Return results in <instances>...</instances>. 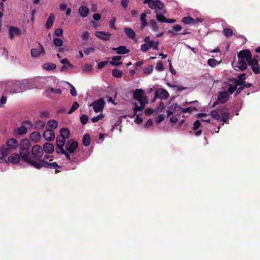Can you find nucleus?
<instances>
[{
    "mask_svg": "<svg viewBox=\"0 0 260 260\" xmlns=\"http://www.w3.org/2000/svg\"><path fill=\"white\" fill-rule=\"evenodd\" d=\"M5 90H8L11 93H17L22 92L31 88L29 83V81L24 80L22 81H14L9 82L8 83L0 84V92L3 88Z\"/></svg>",
    "mask_w": 260,
    "mask_h": 260,
    "instance_id": "obj_1",
    "label": "nucleus"
},
{
    "mask_svg": "<svg viewBox=\"0 0 260 260\" xmlns=\"http://www.w3.org/2000/svg\"><path fill=\"white\" fill-rule=\"evenodd\" d=\"M30 145L31 143L28 139H25L21 141L19 150L20 157L24 161L36 169H39L41 167V163L36 162L34 159L29 157Z\"/></svg>",
    "mask_w": 260,
    "mask_h": 260,
    "instance_id": "obj_2",
    "label": "nucleus"
},
{
    "mask_svg": "<svg viewBox=\"0 0 260 260\" xmlns=\"http://www.w3.org/2000/svg\"><path fill=\"white\" fill-rule=\"evenodd\" d=\"M251 58L249 50H242L238 54V61L233 63V66L235 69L237 68L240 71H244L247 68Z\"/></svg>",
    "mask_w": 260,
    "mask_h": 260,
    "instance_id": "obj_3",
    "label": "nucleus"
},
{
    "mask_svg": "<svg viewBox=\"0 0 260 260\" xmlns=\"http://www.w3.org/2000/svg\"><path fill=\"white\" fill-rule=\"evenodd\" d=\"M134 99L138 101L140 105L139 106L137 104H135V106L134 108V116L136 115L137 113L139 111H142L146 104L148 103V99L145 95L144 90L141 89H137L134 93Z\"/></svg>",
    "mask_w": 260,
    "mask_h": 260,
    "instance_id": "obj_4",
    "label": "nucleus"
},
{
    "mask_svg": "<svg viewBox=\"0 0 260 260\" xmlns=\"http://www.w3.org/2000/svg\"><path fill=\"white\" fill-rule=\"evenodd\" d=\"M18 146L19 143L16 139L14 138L10 139L7 141L6 145L2 147L1 154L3 156H7L12 151L17 148Z\"/></svg>",
    "mask_w": 260,
    "mask_h": 260,
    "instance_id": "obj_5",
    "label": "nucleus"
},
{
    "mask_svg": "<svg viewBox=\"0 0 260 260\" xmlns=\"http://www.w3.org/2000/svg\"><path fill=\"white\" fill-rule=\"evenodd\" d=\"M52 155H45L42 159L39 160L35 159V161L41 163V167L39 169H40L43 167L49 169H55L56 173L59 172V171H57V169L60 168L61 167L58 166L56 162H49L47 161L48 159H49L50 161L52 160Z\"/></svg>",
    "mask_w": 260,
    "mask_h": 260,
    "instance_id": "obj_6",
    "label": "nucleus"
},
{
    "mask_svg": "<svg viewBox=\"0 0 260 260\" xmlns=\"http://www.w3.org/2000/svg\"><path fill=\"white\" fill-rule=\"evenodd\" d=\"M66 140L67 139L60 136L57 137L56 151L57 153L64 154L66 157L70 160L71 155L67 153L63 149Z\"/></svg>",
    "mask_w": 260,
    "mask_h": 260,
    "instance_id": "obj_7",
    "label": "nucleus"
},
{
    "mask_svg": "<svg viewBox=\"0 0 260 260\" xmlns=\"http://www.w3.org/2000/svg\"><path fill=\"white\" fill-rule=\"evenodd\" d=\"M143 3L147 4L151 9H158L159 11H162L164 7V3L159 0H144Z\"/></svg>",
    "mask_w": 260,
    "mask_h": 260,
    "instance_id": "obj_8",
    "label": "nucleus"
},
{
    "mask_svg": "<svg viewBox=\"0 0 260 260\" xmlns=\"http://www.w3.org/2000/svg\"><path fill=\"white\" fill-rule=\"evenodd\" d=\"M105 102L103 99H99L98 100L94 101L89 106H92L95 112L98 113L102 111L103 110Z\"/></svg>",
    "mask_w": 260,
    "mask_h": 260,
    "instance_id": "obj_9",
    "label": "nucleus"
},
{
    "mask_svg": "<svg viewBox=\"0 0 260 260\" xmlns=\"http://www.w3.org/2000/svg\"><path fill=\"white\" fill-rule=\"evenodd\" d=\"M229 94L226 91H224L220 92L217 96V99L216 101L214 103L212 107H214L216 105L219 103H225L229 100Z\"/></svg>",
    "mask_w": 260,
    "mask_h": 260,
    "instance_id": "obj_10",
    "label": "nucleus"
},
{
    "mask_svg": "<svg viewBox=\"0 0 260 260\" xmlns=\"http://www.w3.org/2000/svg\"><path fill=\"white\" fill-rule=\"evenodd\" d=\"M258 56L257 55L254 56L253 58H251L249 64L251 66L253 72L256 74L260 73V68L258 64Z\"/></svg>",
    "mask_w": 260,
    "mask_h": 260,
    "instance_id": "obj_11",
    "label": "nucleus"
},
{
    "mask_svg": "<svg viewBox=\"0 0 260 260\" xmlns=\"http://www.w3.org/2000/svg\"><path fill=\"white\" fill-rule=\"evenodd\" d=\"M77 147L78 143L73 140H70L67 142L66 145V150L70 155V153H73L74 152Z\"/></svg>",
    "mask_w": 260,
    "mask_h": 260,
    "instance_id": "obj_12",
    "label": "nucleus"
},
{
    "mask_svg": "<svg viewBox=\"0 0 260 260\" xmlns=\"http://www.w3.org/2000/svg\"><path fill=\"white\" fill-rule=\"evenodd\" d=\"M31 153L36 158H40L43 156L44 151L43 148L39 145H36L31 148Z\"/></svg>",
    "mask_w": 260,
    "mask_h": 260,
    "instance_id": "obj_13",
    "label": "nucleus"
},
{
    "mask_svg": "<svg viewBox=\"0 0 260 260\" xmlns=\"http://www.w3.org/2000/svg\"><path fill=\"white\" fill-rule=\"evenodd\" d=\"M155 96L161 100H166L169 98V93L165 89L158 88L156 90Z\"/></svg>",
    "mask_w": 260,
    "mask_h": 260,
    "instance_id": "obj_14",
    "label": "nucleus"
},
{
    "mask_svg": "<svg viewBox=\"0 0 260 260\" xmlns=\"http://www.w3.org/2000/svg\"><path fill=\"white\" fill-rule=\"evenodd\" d=\"M43 136L45 140L52 141L55 138V133L52 129H47L44 132Z\"/></svg>",
    "mask_w": 260,
    "mask_h": 260,
    "instance_id": "obj_15",
    "label": "nucleus"
},
{
    "mask_svg": "<svg viewBox=\"0 0 260 260\" xmlns=\"http://www.w3.org/2000/svg\"><path fill=\"white\" fill-rule=\"evenodd\" d=\"M94 35L99 39L104 41L109 40L111 36L110 32L104 31H96Z\"/></svg>",
    "mask_w": 260,
    "mask_h": 260,
    "instance_id": "obj_16",
    "label": "nucleus"
},
{
    "mask_svg": "<svg viewBox=\"0 0 260 260\" xmlns=\"http://www.w3.org/2000/svg\"><path fill=\"white\" fill-rule=\"evenodd\" d=\"M21 34V30L17 27L11 26L9 29V35L11 39H13L15 36H20Z\"/></svg>",
    "mask_w": 260,
    "mask_h": 260,
    "instance_id": "obj_17",
    "label": "nucleus"
},
{
    "mask_svg": "<svg viewBox=\"0 0 260 260\" xmlns=\"http://www.w3.org/2000/svg\"><path fill=\"white\" fill-rule=\"evenodd\" d=\"M45 51L43 46L39 44L38 47L36 48H32L31 50V54L33 57H37L41 54H44Z\"/></svg>",
    "mask_w": 260,
    "mask_h": 260,
    "instance_id": "obj_18",
    "label": "nucleus"
},
{
    "mask_svg": "<svg viewBox=\"0 0 260 260\" xmlns=\"http://www.w3.org/2000/svg\"><path fill=\"white\" fill-rule=\"evenodd\" d=\"M20 155L17 153H12L7 159V163L17 164L20 159Z\"/></svg>",
    "mask_w": 260,
    "mask_h": 260,
    "instance_id": "obj_19",
    "label": "nucleus"
},
{
    "mask_svg": "<svg viewBox=\"0 0 260 260\" xmlns=\"http://www.w3.org/2000/svg\"><path fill=\"white\" fill-rule=\"evenodd\" d=\"M246 75L244 73L240 74L237 77V78L234 79V83L236 84L238 86L239 85H242L245 83V80L246 79Z\"/></svg>",
    "mask_w": 260,
    "mask_h": 260,
    "instance_id": "obj_20",
    "label": "nucleus"
},
{
    "mask_svg": "<svg viewBox=\"0 0 260 260\" xmlns=\"http://www.w3.org/2000/svg\"><path fill=\"white\" fill-rule=\"evenodd\" d=\"M43 151L47 153H52L54 152V146L50 143H45L43 146Z\"/></svg>",
    "mask_w": 260,
    "mask_h": 260,
    "instance_id": "obj_21",
    "label": "nucleus"
},
{
    "mask_svg": "<svg viewBox=\"0 0 260 260\" xmlns=\"http://www.w3.org/2000/svg\"><path fill=\"white\" fill-rule=\"evenodd\" d=\"M182 28L180 25L176 24L172 26V29L168 31V33L171 34L172 36H176L177 32L182 30Z\"/></svg>",
    "mask_w": 260,
    "mask_h": 260,
    "instance_id": "obj_22",
    "label": "nucleus"
},
{
    "mask_svg": "<svg viewBox=\"0 0 260 260\" xmlns=\"http://www.w3.org/2000/svg\"><path fill=\"white\" fill-rule=\"evenodd\" d=\"M112 50L116 51L118 54H124L129 52V50L124 46H120L117 48H112Z\"/></svg>",
    "mask_w": 260,
    "mask_h": 260,
    "instance_id": "obj_23",
    "label": "nucleus"
},
{
    "mask_svg": "<svg viewBox=\"0 0 260 260\" xmlns=\"http://www.w3.org/2000/svg\"><path fill=\"white\" fill-rule=\"evenodd\" d=\"M80 15L82 17H86L89 14V9L85 6H81L78 10Z\"/></svg>",
    "mask_w": 260,
    "mask_h": 260,
    "instance_id": "obj_24",
    "label": "nucleus"
},
{
    "mask_svg": "<svg viewBox=\"0 0 260 260\" xmlns=\"http://www.w3.org/2000/svg\"><path fill=\"white\" fill-rule=\"evenodd\" d=\"M176 108L182 113H191L194 111H197V109L196 107H188L187 108H183L180 107L176 106Z\"/></svg>",
    "mask_w": 260,
    "mask_h": 260,
    "instance_id": "obj_25",
    "label": "nucleus"
},
{
    "mask_svg": "<svg viewBox=\"0 0 260 260\" xmlns=\"http://www.w3.org/2000/svg\"><path fill=\"white\" fill-rule=\"evenodd\" d=\"M121 58V56H113L112 57V60L110 61V63L112 66H118L121 64V62H120Z\"/></svg>",
    "mask_w": 260,
    "mask_h": 260,
    "instance_id": "obj_26",
    "label": "nucleus"
},
{
    "mask_svg": "<svg viewBox=\"0 0 260 260\" xmlns=\"http://www.w3.org/2000/svg\"><path fill=\"white\" fill-rule=\"evenodd\" d=\"M30 138L32 141L38 142L40 140L41 135L38 132H34L30 135Z\"/></svg>",
    "mask_w": 260,
    "mask_h": 260,
    "instance_id": "obj_27",
    "label": "nucleus"
},
{
    "mask_svg": "<svg viewBox=\"0 0 260 260\" xmlns=\"http://www.w3.org/2000/svg\"><path fill=\"white\" fill-rule=\"evenodd\" d=\"M60 136L68 139L70 136V131L67 128H62L60 130Z\"/></svg>",
    "mask_w": 260,
    "mask_h": 260,
    "instance_id": "obj_28",
    "label": "nucleus"
},
{
    "mask_svg": "<svg viewBox=\"0 0 260 260\" xmlns=\"http://www.w3.org/2000/svg\"><path fill=\"white\" fill-rule=\"evenodd\" d=\"M54 20V15L53 14H51L48 18L46 23V27L47 28H50L53 24Z\"/></svg>",
    "mask_w": 260,
    "mask_h": 260,
    "instance_id": "obj_29",
    "label": "nucleus"
},
{
    "mask_svg": "<svg viewBox=\"0 0 260 260\" xmlns=\"http://www.w3.org/2000/svg\"><path fill=\"white\" fill-rule=\"evenodd\" d=\"M162 11H160L159 12L156 11V18L157 20L160 22H166L167 21L166 18L162 14Z\"/></svg>",
    "mask_w": 260,
    "mask_h": 260,
    "instance_id": "obj_30",
    "label": "nucleus"
},
{
    "mask_svg": "<svg viewBox=\"0 0 260 260\" xmlns=\"http://www.w3.org/2000/svg\"><path fill=\"white\" fill-rule=\"evenodd\" d=\"M124 31L126 35L131 39H134L136 37L135 31L131 28H125Z\"/></svg>",
    "mask_w": 260,
    "mask_h": 260,
    "instance_id": "obj_31",
    "label": "nucleus"
},
{
    "mask_svg": "<svg viewBox=\"0 0 260 260\" xmlns=\"http://www.w3.org/2000/svg\"><path fill=\"white\" fill-rule=\"evenodd\" d=\"M45 124L44 121L38 119L35 122V127L38 129H42L44 127Z\"/></svg>",
    "mask_w": 260,
    "mask_h": 260,
    "instance_id": "obj_32",
    "label": "nucleus"
},
{
    "mask_svg": "<svg viewBox=\"0 0 260 260\" xmlns=\"http://www.w3.org/2000/svg\"><path fill=\"white\" fill-rule=\"evenodd\" d=\"M47 126L52 129H56L58 127V122L54 119L49 120L47 123Z\"/></svg>",
    "mask_w": 260,
    "mask_h": 260,
    "instance_id": "obj_33",
    "label": "nucleus"
},
{
    "mask_svg": "<svg viewBox=\"0 0 260 260\" xmlns=\"http://www.w3.org/2000/svg\"><path fill=\"white\" fill-rule=\"evenodd\" d=\"M43 68L47 71L53 70L56 68V65L53 63H46L44 64Z\"/></svg>",
    "mask_w": 260,
    "mask_h": 260,
    "instance_id": "obj_34",
    "label": "nucleus"
},
{
    "mask_svg": "<svg viewBox=\"0 0 260 260\" xmlns=\"http://www.w3.org/2000/svg\"><path fill=\"white\" fill-rule=\"evenodd\" d=\"M229 118V114L227 112V110L226 109H223L222 110L221 113V119L223 122H226Z\"/></svg>",
    "mask_w": 260,
    "mask_h": 260,
    "instance_id": "obj_35",
    "label": "nucleus"
},
{
    "mask_svg": "<svg viewBox=\"0 0 260 260\" xmlns=\"http://www.w3.org/2000/svg\"><path fill=\"white\" fill-rule=\"evenodd\" d=\"M83 143L85 146H88L90 143V137L88 134H85L83 137Z\"/></svg>",
    "mask_w": 260,
    "mask_h": 260,
    "instance_id": "obj_36",
    "label": "nucleus"
},
{
    "mask_svg": "<svg viewBox=\"0 0 260 260\" xmlns=\"http://www.w3.org/2000/svg\"><path fill=\"white\" fill-rule=\"evenodd\" d=\"M237 86L236 84L234 83L230 84L228 85V91L230 94H232L237 89Z\"/></svg>",
    "mask_w": 260,
    "mask_h": 260,
    "instance_id": "obj_37",
    "label": "nucleus"
},
{
    "mask_svg": "<svg viewBox=\"0 0 260 260\" xmlns=\"http://www.w3.org/2000/svg\"><path fill=\"white\" fill-rule=\"evenodd\" d=\"M147 44L148 45L149 48H152L154 50H158V42L157 41H152L151 42L147 43Z\"/></svg>",
    "mask_w": 260,
    "mask_h": 260,
    "instance_id": "obj_38",
    "label": "nucleus"
},
{
    "mask_svg": "<svg viewBox=\"0 0 260 260\" xmlns=\"http://www.w3.org/2000/svg\"><path fill=\"white\" fill-rule=\"evenodd\" d=\"M79 107V104L77 102H74L72 105L70 110L68 112V113L69 114H72L73 112H74L76 110H77Z\"/></svg>",
    "mask_w": 260,
    "mask_h": 260,
    "instance_id": "obj_39",
    "label": "nucleus"
},
{
    "mask_svg": "<svg viewBox=\"0 0 260 260\" xmlns=\"http://www.w3.org/2000/svg\"><path fill=\"white\" fill-rule=\"evenodd\" d=\"M146 17L145 14H141L140 17V21L141 22L142 26L144 27L148 25V23L146 19Z\"/></svg>",
    "mask_w": 260,
    "mask_h": 260,
    "instance_id": "obj_40",
    "label": "nucleus"
},
{
    "mask_svg": "<svg viewBox=\"0 0 260 260\" xmlns=\"http://www.w3.org/2000/svg\"><path fill=\"white\" fill-rule=\"evenodd\" d=\"M182 21L185 24H190L194 23V20L191 17H185L183 18Z\"/></svg>",
    "mask_w": 260,
    "mask_h": 260,
    "instance_id": "obj_41",
    "label": "nucleus"
},
{
    "mask_svg": "<svg viewBox=\"0 0 260 260\" xmlns=\"http://www.w3.org/2000/svg\"><path fill=\"white\" fill-rule=\"evenodd\" d=\"M122 74V72L119 70L115 69L112 71V75L115 78H120Z\"/></svg>",
    "mask_w": 260,
    "mask_h": 260,
    "instance_id": "obj_42",
    "label": "nucleus"
},
{
    "mask_svg": "<svg viewBox=\"0 0 260 260\" xmlns=\"http://www.w3.org/2000/svg\"><path fill=\"white\" fill-rule=\"evenodd\" d=\"M27 127H25V125H22L18 128L17 133L19 135H24L27 133Z\"/></svg>",
    "mask_w": 260,
    "mask_h": 260,
    "instance_id": "obj_43",
    "label": "nucleus"
},
{
    "mask_svg": "<svg viewBox=\"0 0 260 260\" xmlns=\"http://www.w3.org/2000/svg\"><path fill=\"white\" fill-rule=\"evenodd\" d=\"M150 25L153 31H156L158 30V27L154 20H151L150 21Z\"/></svg>",
    "mask_w": 260,
    "mask_h": 260,
    "instance_id": "obj_44",
    "label": "nucleus"
},
{
    "mask_svg": "<svg viewBox=\"0 0 260 260\" xmlns=\"http://www.w3.org/2000/svg\"><path fill=\"white\" fill-rule=\"evenodd\" d=\"M63 42L60 38H55L53 40V44L56 47H60L62 45Z\"/></svg>",
    "mask_w": 260,
    "mask_h": 260,
    "instance_id": "obj_45",
    "label": "nucleus"
},
{
    "mask_svg": "<svg viewBox=\"0 0 260 260\" xmlns=\"http://www.w3.org/2000/svg\"><path fill=\"white\" fill-rule=\"evenodd\" d=\"M47 91L48 92H53V93H56V94H60L62 93V90H61V89H60V88L55 89V88H52V87L48 88L47 90Z\"/></svg>",
    "mask_w": 260,
    "mask_h": 260,
    "instance_id": "obj_46",
    "label": "nucleus"
},
{
    "mask_svg": "<svg viewBox=\"0 0 260 260\" xmlns=\"http://www.w3.org/2000/svg\"><path fill=\"white\" fill-rule=\"evenodd\" d=\"M60 62L61 63L64 64V66H66L69 68H72L73 67V66L69 62L68 59L66 58L60 60Z\"/></svg>",
    "mask_w": 260,
    "mask_h": 260,
    "instance_id": "obj_47",
    "label": "nucleus"
},
{
    "mask_svg": "<svg viewBox=\"0 0 260 260\" xmlns=\"http://www.w3.org/2000/svg\"><path fill=\"white\" fill-rule=\"evenodd\" d=\"M223 33L225 37H231V36H232L233 31L230 28H224Z\"/></svg>",
    "mask_w": 260,
    "mask_h": 260,
    "instance_id": "obj_48",
    "label": "nucleus"
},
{
    "mask_svg": "<svg viewBox=\"0 0 260 260\" xmlns=\"http://www.w3.org/2000/svg\"><path fill=\"white\" fill-rule=\"evenodd\" d=\"M104 117V115L102 114H100L96 116H94L91 118V121L93 123H95L99 121L100 120L102 119Z\"/></svg>",
    "mask_w": 260,
    "mask_h": 260,
    "instance_id": "obj_49",
    "label": "nucleus"
},
{
    "mask_svg": "<svg viewBox=\"0 0 260 260\" xmlns=\"http://www.w3.org/2000/svg\"><path fill=\"white\" fill-rule=\"evenodd\" d=\"M68 84L70 85V86L71 87L70 93L71 94V95L73 96H77V92L76 89L75 88V87L73 85H72L71 84H70V83H68Z\"/></svg>",
    "mask_w": 260,
    "mask_h": 260,
    "instance_id": "obj_50",
    "label": "nucleus"
},
{
    "mask_svg": "<svg viewBox=\"0 0 260 260\" xmlns=\"http://www.w3.org/2000/svg\"><path fill=\"white\" fill-rule=\"evenodd\" d=\"M210 114L211 116L215 119L219 120L220 119V117L219 113L215 110L212 111Z\"/></svg>",
    "mask_w": 260,
    "mask_h": 260,
    "instance_id": "obj_51",
    "label": "nucleus"
},
{
    "mask_svg": "<svg viewBox=\"0 0 260 260\" xmlns=\"http://www.w3.org/2000/svg\"><path fill=\"white\" fill-rule=\"evenodd\" d=\"M217 60L213 58H210L208 60V64L211 67H214L217 64Z\"/></svg>",
    "mask_w": 260,
    "mask_h": 260,
    "instance_id": "obj_52",
    "label": "nucleus"
},
{
    "mask_svg": "<svg viewBox=\"0 0 260 260\" xmlns=\"http://www.w3.org/2000/svg\"><path fill=\"white\" fill-rule=\"evenodd\" d=\"M116 21V18L115 17L112 18L109 21L110 27L114 29H116V27L115 26V23Z\"/></svg>",
    "mask_w": 260,
    "mask_h": 260,
    "instance_id": "obj_53",
    "label": "nucleus"
},
{
    "mask_svg": "<svg viewBox=\"0 0 260 260\" xmlns=\"http://www.w3.org/2000/svg\"><path fill=\"white\" fill-rule=\"evenodd\" d=\"M83 71L85 72L89 73L92 71V67L88 64H85L83 67Z\"/></svg>",
    "mask_w": 260,
    "mask_h": 260,
    "instance_id": "obj_54",
    "label": "nucleus"
},
{
    "mask_svg": "<svg viewBox=\"0 0 260 260\" xmlns=\"http://www.w3.org/2000/svg\"><path fill=\"white\" fill-rule=\"evenodd\" d=\"M88 119V117L86 115H82L80 117V121L82 124H85L87 123Z\"/></svg>",
    "mask_w": 260,
    "mask_h": 260,
    "instance_id": "obj_55",
    "label": "nucleus"
},
{
    "mask_svg": "<svg viewBox=\"0 0 260 260\" xmlns=\"http://www.w3.org/2000/svg\"><path fill=\"white\" fill-rule=\"evenodd\" d=\"M156 69L159 72H161L164 70V66H163L162 62L161 61H159L157 63L156 67Z\"/></svg>",
    "mask_w": 260,
    "mask_h": 260,
    "instance_id": "obj_56",
    "label": "nucleus"
},
{
    "mask_svg": "<svg viewBox=\"0 0 260 260\" xmlns=\"http://www.w3.org/2000/svg\"><path fill=\"white\" fill-rule=\"evenodd\" d=\"M50 113L48 111H42L40 112V117L46 118L49 117Z\"/></svg>",
    "mask_w": 260,
    "mask_h": 260,
    "instance_id": "obj_57",
    "label": "nucleus"
},
{
    "mask_svg": "<svg viewBox=\"0 0 260 260\" xmlns=\"http://www.w3.org/2000/svg\"><path fill=\"white\" fill-rule=\"evenodd\" d=\"M89 37V34L87 31H84L81 35V38L83 40H87Z\"/></svg>",
    "mask_w": 260,
    "mask_h": 260,
    "instance_id": "obj_58",
    "label": "nucleus"
},
{
    "mask_svg": "<svg viewBox=\"0 0 260 260\" xmlns=\"http://www.w3.org/2000/svg\"><path fill=\"white\" fill-rule=\"evenodd\" d=\"M153 71V67L152 66H149L144 69V72L147 74H150Z\"/></svg>",
    "mask_w": 260,
    "mask_h": 260,
    "instance_id": "obj_59",
    "label": "nucleus"
},
{
    "mask_svg": "<svg viewBox=\"0 0 260 260\" xmlns=\"http://www.w3.org/2000/svg\"><path fill=\"white\" fill-rule=\"evenodd\" d=\"M95 50V47H90L86 48L84 50V53L86 55H89L90 53L93 52Z\"/></svg>",
    "mask_w": 260,
    "mask_h": 260,
    "instance_id": "obj_60",
    "label": "nucleus"
},
{
    "mask_svg": "<svg viewBox=\"0 0 260 260\" xmlns=\"http://www.w3.org/2000/svg\"><path fill=\"white\" fill-rule=\"evenodd\" d=\"M22 125H25V127L30 128L32 126V123L29 120H25L22 123Z\"/></svg>",
    "mask_w": 260,
    "mask_h": 260,
    "instance_id": "obj_61",
    "label": "nucleus"
},
{
    "mask_svg": "<svg viewBox=\"0 0 260 260\" xmlns=\"http://www.w3.org/2000/svg\"><path fill=\"white\" fill-rule=\"evenodd\" d=\"M54 34L58 37H60L63 34V30L61 28H57L55 30Z\"/></svg>",
    "mask_w": 260,
    "mask_h": 260,
    "instance_id": "obj_62",
    "label": "nucleus"
},
{
    "mask_svg": "<svg viewBox=\"0 0 260 260\" xmlns=\"http://www.w3.org/2000/svg\"><path fill=\"white\" fill-rule=\"evenodd\" d=\"M201 126V123L199 120H196L193 123V129L197 131Z\"/></svg>",
    "mask_w": 260,
    "mask_h": 260,
    "instance_id": "obj_63",
    "label": "nucleus"
},
{
    "mask_svg": "<svg viewBox=\"0 0 260 260\" xmlns=\"http://www.w3.org/2000/svg\"><path fill=\"white\" fill-rule=\"evenodd\" d=\"M149 49L148 45L146 43L142 44L141 46V49L143 52H146Z\"/></svg>",
    "mask_w": 260,
    "mask_h": 260,
    "instance_id": "obj_64",
    "label": "nucleus"
}]
</instances>
